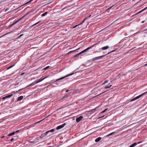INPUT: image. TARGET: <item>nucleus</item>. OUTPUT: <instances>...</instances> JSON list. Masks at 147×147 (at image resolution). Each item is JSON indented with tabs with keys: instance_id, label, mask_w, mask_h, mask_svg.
Wrapping results in <instances>:
<instances>
[{
	"instance_id": "obj_17",
	"label": "nucleus",
	"mask_w": 147,
	"mask_h": 147,
	"mask_svg": "<svg viewBox=\"0 0 147 147\" xmlns=\"http://www.w3.org/2000/svg\"><path fill=\"white\" fill-rule=\"evenodd\" d=\"M118 76H119V77H122L123 76H124L125 77L124 75L123 74H119L118 75Z\"/></svg>"
},
{
	"instance_id": "obj_19",
	"label": "nucleus",
	"mask_w": 147,
	"mask_h": 147,
	"mask_svg": "<svg viewBox=\"0 0 147 147\" xmlns=\"http://www.w3.org/2000/svg\"><path fill=\"white\" fill-rule=\"evenodd\" d=\"M147 9V7H146L145 8H144V9H142V10H141V11H140L138 13H141V12H142V11H144V10H146V9Z\"/></svg>"
},
{
	"instance_id": "obj_20",
	"label": "nucleus",
	"mask_w": 147,
	"mask_h": 147,
	"mask_svg": "<svg viewBox=\"0 0 147 147\" xmlns=\"http://www.w3.org/2000/svg\"><path fill=\"white\" fill-rule=\"evenodd\" d=\"M15 65V64H14L12 66H10V67H9L7 69V70L11 68L12 67H13Z\"/></svg>"
},
{
	"instance_id": "obj_48",
	"label": "nucleus",
	"mask_w": 147,
	"mask_h": 147,
	"mask_svg": "<svg viewBox=\"0 0 147 147\" xmlns=\"http://www.w3.org/2000/svg\"><path fill=\"white\" fill-rule=\"evenodd\" d=\"M79 68H80V67H79L77 69H78Z\"/></svg>"
},
{
	"instance_id": "obj_42",
	"label": "nucleus",
	"mask_w": 147,
	"mask_h": 147,
	"mask_svg": "<svg viewBox=\"0 0 147 147\" xmlns=\"http://www.w3.org/2000/svg\"><path fill=\"white\" fill-rule=\"evenodd\" d=\"M69 91V90H66V92H68V91Z\"/></svg>"
},
{
	"instance_id": "obj_23",
	"label": "nucleus",
	"mask_w": 147,
	"mask_h": 147,
	"mask_svg": "<svg viewBox=\"0 0 147 147\" xmlns=\"http://www.w3.org/2000/svg\"><path fill=\"white\" fill-rule=\"evenodd\" d=\"M40 21H39L38 22L35 24H34V25H33L32 26H32H33L36 25H37V24H38L39 23H40Z\"/></svg>"
},
{
	"instance_id": "obj_9",
	"label": "nucleus",
	"mask_w": 147,
	"mask_h": 147,
	"mask_svg": "<svg viewBox=\"0 0 147 147\" xmlns=\"http://www.w3.org/2000/svg\"><path fill=\"white\" fill-rule=\"evenodd\" d=\"M97 44V43H96V44L92 45L91 46L87 48L86 49L88 51L89 50V49L92 48L93 47H96V46Z\"/></svg>"
},
{
	"instance_id": "obj_13",
	"label": "nucleus",
	"mask_w": 147,
	"mask_h": 147,
	"mask_svg": "<svg viewBox=\"0 0 147 147\" xmlns=\"http://www.w3.org/2000/svg\"><path fill=\"white\" fill-rule=\"evenodd\" d=\"M47 77H45L41 79H40L38 81H36L35 83H39L40 82L42 81V80H44V79H45Z\"/></svg>"
},
{
	"instance_id": "obj_1",
	"label": "nucleus",
	"mask_w": 147,
	"mask_h": 147,
	"mask_svg": "<svg viewBox=\"0 0 147 147\" xmlns=\"http://www.w3.org/2000/svg\"><path fill=\"white\" fill-rule=\"evenodd\" d=\"M115 51V50L112 51L111 52H113ZM110 53H111V52L110 53H107L106 54H105V55H103L102 56H99L98 57H95L93 58V59H92V61H94L95 60H98L99 59L103 57H105V56H106L107 55L109 54Z\"/></svg>"
},
{
	"instance_id": "obj_46",
	"label": "nucleus",
	"mask_w": 147,
	"mask_h": 147,
	"mask_svg": "<svg viewBox=\"0 0 147 147\" xmlns=\"http://www.w3.org/2000/svg\"><path fill=\"white\" fill-rule=\"evenodd\" d=\"M103 92H102V93H101L100 95H101V94H102V93H103Z\"/></svg>"
},
{
	"instance_id": "obj_21",
	"label": "nucleus",
	"mask_w": 147,
	"mask_h": 147,
	"mask_svg": "<svg viewBox=\"0 0 147 147\" xmlns=\"http://www.w3.org/2000/svg\"><path fill=\"white\" fill-rule=\"evenodd\" d=\"M115 133V132H113L112 133H111L109 134H108V135H107V136H110L113 134H114V133Z\"/></svg>"
},
{
	"instance_id": "obj_30",
	"label": "nucleus",
	"mask_w": 147,
	"mask_h": 147,
	"mask_svg": "<svg viewBox=\"0 0 147 147\" xmlns=\"http://www.w3.org/2000/svg\"><path fill=\"white\" fill-rule=\"evenodd\" d=\"M68 96V95H67V94L66 95H65V96H64L63 98H67V97Z\"/></svg>"
},
{
	"instance_id": "obj_43",
	"label": "nucleus",
	"mask_w": 147,
	"mask_h": 147,
	"mask_svg": "<svg viewBox=\"0 0 147 147\" xmlns=\"http://www.w3.org/2000/svg\"><path fill=\"white\" fill-rule=\"evenodd\" d=\"M141 142H138V143H137V144H140V143Z\"/></svg>"
},
{
	"instance_id": "obj_18",
	"label": "nucleus",
	"mask_w": 147,
	"mask_h": 147,
	"mask_svg": "<svg viewBox=\"0 0 147 147\" xmlns=\"http://www.w3.org/2000/svg\"><path fill=\"white\" fill-rule=\"evenodd\" d=\"M48 13V12H46L45 13H44L42 14V16H45L46 14H47Z\"/></svg>"
},
{
	"instance_id": "obj_15",
	"label": "nucleus",
	"mask_w": 147,
	"mask_h": 147,
	"mask_svg": "<svg viewBox=\"0 0 147 147\" xmlns=\"http://www.w3.org/2000/svg\"><path fill=\"white\" fill-rule=\"evenodd\" d=\"M15 132H12V133H10V134H8L7 136H11L14 135L15 134Z\"/></svg>"
},
{
	"instance_id": "obj_39",
	"label": "nucleus",
	"mask_w": 147,
	"mask_h": 147,
	"mask_svg": "<svg viewBox=\"0 0 147 147\" xmlns=\"http://www.w3.org/2000/svg\"><path fill=\"white\" fill-rule=\"evenodd\" d=\"M43 120V119H42V120H41V121H39L37 122H36V123H39V122H40L41 121H42Z\"/></svg>"
},
{
	"instance_id": "obj_26",
	"label": "nucleus",
	"mask_w": 147,
	"mask_h": 147,
	"mask_svg": "<svg viewBox=\"0 0 147 147\" xmlns=\"http://www.w3.org/2000/svg\"><path fill=\"white\" fill-rule=\"evenodd\" d=\"M88 18H85L84 20H83L82 21V23H83L85 21V20H86Z\"/></svg>"
},
{
	"instance_id": "obj_12",
	"label": "nucleus",
	"mask_w": 147,
	"mask_h": 147,
	"mask_svg": "<svg viewBox=\"0 0 147 147\" xmlns=\"http://www.w3.org/2000/svg\"><path fill=\"white\" fill-rule=\"evenodd\" d=\"M101 139V138L100 137H98V138L96 139L95 140V142H98Z\"/></svg>"
},
{
	"instance_id": "obj_51",
	"label": "nucleus",
	"mask_w": 147,
	"mask_h": 147,
	"mask_svg": "<svg viewBox=\"0 0 147 147\" xmlns=\"http://www.w3.org/2000/svg\"><path fill=\"white\" fill-rule=\"evenodd\" d=\"M147 65V64H146Z\"/></svg>"
},
{
	"instance_id": "obj_25",
	"label": "nucleus",
	"mask_w": 147,
	"mask_h": 147,
	"mask_svg": "<svg viewBox=\"0 0 147 147\" xmlns=\"http://www.w3.org/2000/svg\"><path fill=\"white\" fill-rule=\"evenodd\" d=\"M44 134H42L41 135V136L40 137V138H43L44 137H45V136H44Z\"/></svg>"
},
{
	"instance_id": "obj_45",
	"label": "nucleus",
	"mask_w": 147,
	"mask_h": 147,
	"mask_svg": "<svg viewBox=\"0 0 147 147\" xmlns=\"http://www.w3.org/2000/svg\"><path fill=\"white\" fill-rule=\"evenodd\" d=\"M91 15H90V16L88 17V18H89V17H91Z\"/></svg>"
},
{
	"instance_id": "obj_4",
	"label": "nucleus",
	"mask_w": 147,
	"mask_h": 147,
	"mask_svg": "<svg viewBox=\"0 0 147 147\" xmlns=\"http://www.w3.org/2000/svg\"><path fill=\"white\" fill-rule=\"evenodd\" d=\"M54 131H55V129H53L51 130H49V131H46L45 133V134H44V136H47V134L48 133H49L50 132L53 133V132H54Z\"/></svg>"
},
{
	"instance_id": "obj_32",
	"label": "nucleus",
	"mask_w": 147,
	"mask_h": 147,
	"mask_svg": "<svg viewBox=\"0 0 147 147\" xmlns=\"http://www.w3.org/2000/svg\"><path fill=\"white\" fill-rule=\"evenodd\" d=\"M83 23H82V22H81L80 23V24H78V25H76L75 27H76L77 26H78V25H81V24H82Z\"/></svg>"
},
{
	"instance_id": "obj_47",
	"label": "nucleus",
	"mask_w": 147,
	"mask_h": 147,
	"mask_svg": "<svg viewBox=\"0 0 147 147\" xmlns=\"http://www.w3.org/2000/svg\"><path fill=\"white\" fill-rule=\"evenodd\" d=\"M23 74H24V73H22V75Z\"/></svg>"
},
{
	"instance_id": "obj_24",
	"label": "nucleus",
	"mask_w": 147,
	"mask_h": 147,
	"mask_svg": "<svg viewBox=\"0 0 147 147\" xmlns=\"http://www.w3.org/2000/svg\"><path fill=\"white\" fill-rule=\"evenodd\" d=\"M34 83H31L30 84V85H28V86H27V87H28V86H32V85H34V84H33ZM26 87H25L24 88H26Z\"/></svg>"
},
{
	"instance_id": "obj_8",
	"label": "nucleus",
	"mask_w": 147,
	"mask_h": 147,
	"mask_svg": "<svg viewBox=\"0 0 147 147\" xmlns=\"http://www.w3.org/2000/svg\"><path fill=\"white\" fill-rule=\"evenodd\" d=\"M109 47L108 46H107L103 47H102L99 50L100 51L101 49L102 50H106L108 49H109Z\"/></svg>"
},
{
	"instance_id": "obj_37",
	"label": "nucleus",
	"mask_w": 147,
	"mask_h": 147,
	"mask_svg": "<svg viewBox=\"0 0 147 147\" xmlns=\"http://www.w3.org/2000/svg\"><path fill=\"white\" fill-rule=\"evenodd\" d=\"M20 131V130H18L16 131H15V133H17L19 131Z\"/></svg>"
},
{
	"instance_id": "obj_31",
	"label": "nucleus",
	"mask_w": 147,
	"mask_h": 147,
	"mask_svg": "<svg viewBox=\"0 0 147 147\" xmlns=\"http://www.w3.org/2000/svg\"><path fill=\"white\" fill-rule=\"evenodd\" d=\"M135 146L133 144H132L129 147H134Z\"/></svg>"
},
{
	"instance_id": "obj_36",
	"label": "nucleus",
	"mask_w": 147,
	"mask_h": 147,
	"mask_svg": "<svg viewBox=\"0 0 147 147\" xmlns=\"http://www.w3.org/2000/svg\"><path fill=\"white\" fill-rule=\"evenodd\" d=\"M113 6V5L111 6V7H110L109 8H108V10H109V9H111V8Z\"/></svg>"
},
{
	"instance_id": "obj_35",
	"label": "nucleus",
	"mask_w": 147,
	"mask_h": 147,
	"mask_svg": "<svg viewBox=\"0 0 147 147\" xmlns=\"http://www.w3.org/2000/svg\"><path fill=\"white\" fill-rule=\"evenodd\" d=\"M108 82H109L108 80H105L104 83H107Z\"/></svg>"
},
{
	"instance_id": "obj_14",
	"label": "nucleus",
	"mask_w": 147,
	"mask_h": 147,
	"mask_svg": "<svg viewBox=\"0 0 147 147\" xmlns=\"http://www.w3.org/2000/svg\"><path fill=\"white\" fill-rule=\"evenodd\" d=\"M21 18H20V19L17 20L15 22L13 23L11 26H12L15 24H16V23H17L21 19Z\"/></svg>"
},
{
	"instance_id": "obj_29",
	"label": "nucleus",
	"mask_w": 147,
	"mask_h": 147,
	"mask_svg": "<svg viewBox=\"0 0 147 147\" xmlns=\"http://www.w3.org/2000/svg\"><path fill=\"white\" fill-rule=\"evenodd\" d=\"M15 140V139H14V138H12L11 140L10 141L11 142H13V141L14 140Z\"/></svg>"
},
{
	"instance_id": "obj_7",
	"label": "nucleus",
	"mask_w": 147,
	"mask_h": 147,
	"mask_svg": "<svg viewBox=\"0 0 147 147\" xmlns=\"http://www.w3.org/2000/svg\"><path fill=\"white\" fill-rule=\"evenodd\" d=\"M87 51V50L86 49L84 50L83 51H81V52H80V53H79L76 55H75V56H79L80 55V54H81L85 52H86V51Z\"/></svg>"
},
{
	"instance_id": "obj_5",
	"label": "nucleus",
	"mask_w": 147,
	"mask_h": 147,
	"mask_svg": "<svg viewBox=\"0 0 147 147\" xmlns=\"http://www.w3.org/2000/svg\"><path fill=\"white\" fill-rule=\"evenodd\" d=\"M65 125V123H64L62 125L57 126L56 128L57 129L59 130V129L62 128L64 127V126Z\"/></svg>"
},
{
	"instance_id": "obj_33",
	"label": "nucleus",
	"mask_w": 147,
	"mask_h": 147,
	"mask_svg": "<svg viewBox=\"0 0 147 147\" xmlns=\"http://www.w3.org/2000/svg\"><path fill=\"white\" fill-rule=\"evenodd\" d=\"M23 35V34H22V35H20V36H19L18 37V38H20Z\"/></svg>"
},
{
	"instance_id": "obj_2",
	"label": "nucleus",
	"mask_w": 147,
	"mask_h": 147,
	"mask_svg": "<svg viewBox=\"0 0 147 147\" xmlns=\"http://www.w3.org/2000/svg\"><path fill=\"white\" fill-rule=\"evenodd\" d=\"M74 74V73H71V74H69V75H67V76H64V77H62V78H59V79H57V80H56L55 81V82H56V81H58L59 80H62V79H64V78H66V77H68V76H71V75H73Z\"/></svg>"
},
{
	"instance_id": "obj_3",
	"label": "nucleus",
	"mask_w": 147,
	"mask_h": 147,
	"mask_svg": "<svg viewBox=\"0 0 147 147\" xmlns=\"http://www.w3.org/2000/svg\"><path fill=\"white\" fill-rule=\"evenodd\" d=\"M145 93H143V94H142L136 97L135 98L132 99L131 100L130 102H131V101H134V100H136V99L139 98L142 96L144 95Z\"/></svg>"
},
{
	"instance_id": "obj_6",
	"label": "nucleus",
	"mask_w": 147,
	"mask_h": 147,
	"mask_svg": "<svg viewBox=\"0 0 147 147\" xmlns=\"http://www.w3.org/2000/svg\"><path fill=\"white\" fill-rule=\"evenodd\" d=\"M83 118V117L82 116H80L78 117L76 119V122L77 123L79 122Z\"/></svg>"
},
{
	"instance_id": "obj_27",
	"label": "nucleus",
	"mask_w": 147,
	"mask_h": 147,
	"mask_svg": "<svg viewBox=\"0 0 147 147\" xmlns=\"http://www.w3.org/2000/svg\"><path fill=\"white\" fill-rule=\"evenodd\" d=\"M107 109H105L101 113H103L105 112L107 110Z\"/></svg>"
},
{
	"instance_id": "obj_38",
	"label": "nucleus",
	"mask_w": 147,
	"mask_h": 147,
	"mask_svg": "<svg viewBox=\"0 0 147 147\" xmlns=\"http://www.w3.org/2000/svg\"><path fill=\"white\" fill-rule=\"evenodd\" d=\"M92 61H93L92 59H91L88 61L89 62H91Z\"/></svg>"
},
{
	"instance_id": "obj_34",
	"label": "nucleus",
	"mask_w": 147,
	"mask_h": 147,
	"mask_svg": "<svg viewBox=\"0 0 147 147\" xmlns=\"http://www.w3.org/2000/svg\"><path fill=\"white\" fill-rule=\"evenodd\" d=\"M134 146H135L137 144V143H135L134 144H133Z\"/></svg>"
},
{
	"instance_id": "obj_49",
	"label": "nucleus",
	"mask_w": 147,
	"mask_h": 147,
	"mask_svg": "<svg viewBox=\"0 0 147 147\" xmlns=\"http://www.w3.org/2000/svg\"><path fill=\"white\" fill-rule=\"evenodd\" d=\"M31 142V143H32V142Z\"/></svg>"
},
{
	"instance_id": "obj_28",
	"label": "nucleus",
	"mask_w": 147,
	"mask_h": 147,
	"mask_svg": "<svg viewBox=\"0 0 147 147\" xmlns=\"http://www.w3.org/2000/svg\"><path fill=\"white\" fill-rule=\"evenodd\" d=\"M50 67V66H48L47 67H46L45 68H44V70H46V69H47L48 68H49Z\"/></svg>"
},
{
	"instance_id": "obj_44",
	"label": "nucleus",
	"mask_w": 147,
	"mask_h": 147,
	"mask_svg": "<svg viewBox=\"0 0 147 147\" xmlns=\"http://www.w3.org/2000/svg\"><path fill=\"white\" fill-rule=\"evenodd\" d=\"M105 83H102V85H104Z\"/></svg>"
},
{
	"instance_id": "obj_16",
	"label": "nucleus",
	"mask_w": 147,
	"mask_h": 147,
	"mask_svg": "<svg viewBox=\"0 0 147 147\" xmlns=\"http://www.w3.org/2000/svg\"><path fill=\"white\" fill-rule=\"evenodd\" d=\"M112 86V85H108V86L105 87V88L107 89V88H111V87Z\"/></svg>"
},
{
	"instance_id": "obj_40",
	"label": "nucleus",
	"mask_w": 147,
	"mask_h": 147,
	"mask_svg": "<svg viewBox=\"0 0 147 147\" xmlns=\"http://www.w3.org/2000/svg\"><path fill=\"white\" fill-rule=\"evenodd\" d=\"M35 139L36 140H38V138H36Z\"/></svg>"
},
{
	"instance_id": "obj_50",
	"label": "nucleus",
	"mask_w": 147,
	"mask_h": 147,
	"mask_svg": "<svg viewBox=\"0 0 147 147\" xmlns=\"http://www.w3.org/2000/svg\"><path fill=\"white\" fill-rule=\"evenodd\" d=\"M147 30V29H146V30Z\"/></svg>"
},
{
	"instance_id": "obj_11",
	"label": "nucleus",
	"mask_w": 147,
	"mask_h": 147,
	"mask_svg": "<svg viewBox=\"0 0 147 147\" xmlns=\"http://www.w3.org/2000/svg\"><path fill=\"white\" fill-rule=\"evenodd\" d=\"M23 98V96H21L20 97H19L18 98L17 101H20Z\"/></svg>"
},
{
	"instance_id": "obj_10",
	"label": "nucleus",
	"mask_w": 147,
	"mask_h": 147,
	"mask_svg": "<svg viewBox=\"0 0 147 147\" xmlns=\"http://www.w3.org/2000/svg\"><path fill=\"white\" fill-rule=\"evenodd\" d=\"M13 95V94H11L9 95H7L5 97H3L2 98V99H5L6 98H9L11 96H12Z\"/></svg>"
},
{
	"instance_id": "obj_41",
	"label": "nucleus",
	"mask_w": 147,
	"mask_h": 147,
	"mask_svg": "<svg viewBox=\"0 0 147 147\" xmlns=\"http://www.w3.org/2000/svg\"><path fill=\"white\" fill-rule=\"evenodd\" d=\"M24 88H22V89H20L19 90V91H20V90H22Z\"/></svg>"
},
{
	"instance_id": "obj_22",
	"label": "nucleus",
	"mask_w": 147,
	"mask_h": 147,
	"mask_svg": "<svg viewBox=\"0 0 147 147\" xmlns=\"http://www.w3.org/2000/svg\"><path fill=\"white\" fill-rule=\"evenodd\" d=\"M32 1H33V0H31L30 1H28V2H26V3H25L24 5H26V4H27L28 3H30Z\"/></svg>"
}]
</instances>
